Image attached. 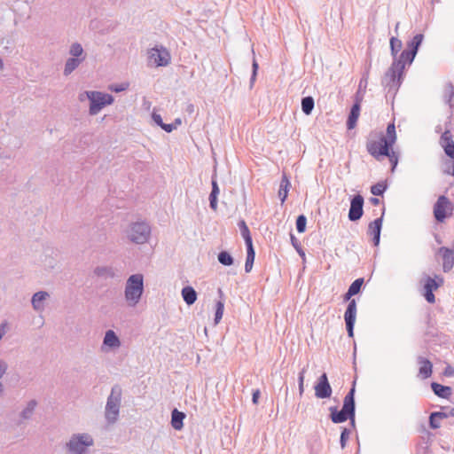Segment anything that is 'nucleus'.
Wrapping results in <instances>:
<instances>
[{"instance_id": "obj_2", "label": "nucleus", "mask_w": 454, "mask_h": 454, "mask_svg": "<svg viewBox=\"0 0 454 454\" xmlns=\"http://www.w3.org/2000/svg\"><path fill=\"white\" fill-rule=\"evenodd\" d=\"M355 383L349 389L343 400V405L340 411L336 406L329 408L330 419L335 424H340L350 420L351 426L355 427L356 403H355Z\"/></svg>"}, {"instance_id": "obj_14", "label": "nucleus", "mask_w": 454, "mask_h": 454, "mask_svg": "<svg viewBox=\"0 0 454 454\" xmlns=\"http://www.w3.org/2000/svg\"><path fill=\"white\" fill-rule=\"evenodd\" d=\"M416 55L411 52L409 50H403L395 59H393L392 66L399 69V73H403L406 66H410Z\"/></svg>"}, {"instance_id": "obj_43", "label": "nucleus", "mask_w": 454, "mask_h": 454, "mask_svg": "<svg viewBox=\"0 0 454 454\" xmlns=\"http://www.w3.org/2000/svg\"><path fill=\"white\" fill-rule=\"evenodd\" d=\"M95 275L98 277H106V276H112V270L109 267L106 266H98L94 270Z\"/></svg>"}, {"instance_id": "obj_17", "label": "nucleus", "mask_w": 454, "mask_h": 454, "mask_svg": "<svg viewBox=\"0 0 454 454\" xmlns=\"http://www.w3.org/2000/svg\"><path fill=\"white\" fill-rule=\"evenodd\" d=\"M37 401L35 399H32L27 403V405L19 414V420L17 421V425L20 426L25 421L29 420L32 419L34 412L35 411V408L37 407Z\"/></svg>"}, {"instance_id": "obj_59", "label": "nucleus", "mask_w": 454, "mask_h": 454, "mask_svg": "<svg viewBox=\"0 0 454 454\" xmlns=\"http://www.w3.org/2000/svg\"><path fill=\"white\" fill-rule=\"evenodd\" d=\"M295 250L297 251V253L299 254V255L302 258V259H305V253L301 247V246H300V248H295Z\"/></svg>"}, {"instance_id": "obj_33", "label": "nucleus", "mask_w": 454, "mask_h": 454, "mask_svg": "<svg viewBox=\"0 0 454 454\" xmlns=\"http://www.w3.org/2000/svg\"><path fill=\"white\" fill-rule=\"evenodd\" d=\"M69 54L73 58L82 59V61L86 58V54L84 53L83 48H82V44L79 43H74L71 44V46L69 48Z\"/></svg>"}, {"instance_id": "obj_62", "label": "nucleus", "mask_w": 454, "mask_h": 454, "mask_svg": "<svg viewBox=\"0 0 454 454\" xmlns=\"http://www.w3.org/2000/svg\"><path fill=\"white\" fill-rule=\"evenodd\" d=\"M210 207L215 211L217 209V200L209 201Z\"/></svg>"}, {"instance_id": "obj_54", "label": "nucleus", "mask_w": 454, "mask_h": 454, "mask_svg": "<svg viewBox=\"0 0 454 454\" xmlns=\"http://www.w3.org/2000/svg\"><path fill=\"white\" fill-rule=\"evenodd\" d=\"M219 192L220 191H219V187H218L217 182L215 179H212V190H211L210 194H216V195H218Z\"/></svg>"}, {"instance_id": "obj_45", "label": "nucleus", "mask_w": 454, "mask_h": 454, "mask_svg": "<svg viewBox=\"0 0 454 454\" xmlns=\"http://www.w3.org/2000/svg\"><path fill=\"white\" fill-rule=\"evenodd\" d=\"M306 372V368H302L301 371L299 372L298 376V387H299V394L300 395H302L304 392V374Z\"/></svg>"}, {"instance_id": "obj_46", "label": "nucleus", "mask_w": 454, "mask_h": 454, "mask_svg": "<svg viewBox=\"0 0 454 454\" xmlns=\"http://www.w3.org/2000/svg\"><path fill=\"white\" fill-rule=\"evenodd\" d=\"M453 141L452 136L450 134V131L449 129H446L440 137V145L443 148V145L449 143H451Z\"/></svg>"}, {"instance_id": "obj_30", "label": "nucleus", "mask_w": 454, "mask_h": 454, "mask_svg": "<svg viewBox=\"0 0 454 454\" xmlns=\"http://www.w3.org/2000/svg\"><path fill=\"white\" fill-rule=\"evenodd\" d=\"M82 62V59L76 58H69L67 59L65 67H64V74L66 76L69 75L73 71H74L79 65Z\"/></svg>"}, {"instance_id": "obj_56", "label": "nucleus", "mask_w": 454, "mask_h": 454, "mask_svg": "<svg viewBox=\"0 0 454 454\" xmlns=\"http://www.w3.org/2000/svg\"><path fill=\"white\" fill-rule=\"evenodd\" d=\"M259 397H260V390L256 389L253 392V395H252V402L254 404L258 403Z\"/></svg>"}, {"instance_id": "obj_44", "label": "nucleus", "mask_w": 454, "mask_h": 454, "mask_svg": "<svg viewBox=\"0 0 454 454\" xmlns=\"http://www.w3.org/2000/svg\"><path fill=\"white\" fill-rule=\"evenodd\" d=\"M349 434H350V430L347 427H343L341 430V433H340V443L341 449H344L346 447Z\"/></svg>"}, {"instance_id": "obj_55", "label": "nucleus", "mask_w": 454, "mask_h": 454, "mask_svg": "<svg viewBox=\"0 0 454 454\" xmlns=\"http://www.w3.org/2000/svg\"><path fill=\"white\" fill-rule=\"evenodd\" d=\"M160 128L168 133H170L175 129V126H173L172 123H169V124L163 123Z\"/></svg>"}, {"instance_id": "obj_11", "label": "nucleus", "mask_w": 454, "mask_h": 454, "mask_svg": "<svg viewBox=\"0 0 454 454\" xmlns=\"http://www.w3.org/2000/svg\"><path fill=\"white\" fill-rule=\"evenodd\" d=\"M148 58L156 67H166L170 62V54L162 46L152 48L148 52Z\"/></svg>"}, {"instance_id": "obj_51", "label": "nucleus", "mask_w": 454, "mask_h": 454, "mask_svg": "<svg viewBox=\"0 0 454 454\" xmlns=\"http://www.w3.org/2000/svg\"><path fill=\"white\" fill-rule=\"evenodd\" d=\"M433 413V417H436L437 419H447L448 417H450V411L449 412H444V411H434L432 412Z\"/></svg>"}, {"instance_id": "obj_18", "label": "nucleus", "mask_w": 454, "mask_h": 454, "mask_svg": "<svg viewBox=\"0 0 454 454\" xmlns=\"http://www.w3.org/2000/svg\"><path fill=\"white\" fill-rule=\"evenodd\" d=\"M417 363L419 365V377L423 380L431 377L433 372V364L431 361L424 356H419L417 357Z\"/></svg>"}, {"instance_id": "obj_63", "label": "nucleus", "mask_w": 454, "mask_h": 454, "mask_svg": "<svg viewBox=\"0 0 454 454\" xmlns=\"http://www.w3.org/2000/svg\"><path fill=\"white\" fill-rule=\"evenodd\" d=\"M217 197L218 195L216 194H209V201L217 200Z\"/></svg>"}, {"instance_id": "obj_47", "label": "nucleus", "mask_w": 454, "mask_h": 454, "mask_svg": "<svg viewBox=\"0 0 454 454\" xmlns=\"http://www.w3.org/2000/svg\"><path fill=\"white\" fill-rule=\"evenodd\" d=\"M443 150L448 157L454 160V141H451V143L448 142V144L444 145Z\"/></svg>"}, {"instance_id": "obj_60", "label": "nucleus", "mask_w": 454, "mask_h": 454, "mask_svg": "<svg viewBox=\"0 0 454 454\" xmlns=\"http://www.w3.org/2000/svg\"><path fill=\"white\" fill-rule=\"evenodd\" d=\"M370 202H371L372 205L377 206V205H379V204H380V200H379L378 198L372 197V198L370 199Z\"/></svg>"}, {"instance_id": "obj_12", "label": "nucleus", "mask_w": 454, "mask_h": 454, "mask_svg": "<svg viewBox=\"0 0 454 454\" xmlns=\"http://www.w3.org/2000/svg\"><path fill=\"white\" fill-rule=\"evenodd\" d=\"M364 202V197L361 194H356L351 198L348 215L351 222H356L363 216Z\"/></svg>"}, {"instance_id": "obj_28", "label": "nucleus", "mask_w": 454, "mask_h": 454, "mask_svg": "<svg viewBox=\"0 0 454 454\" xmlns=\"http://www.w3.org/2000/svg\"><path fill=\"white\" fill-rule=\"evenodd\" d=\"M239 229L240 231V234L242 238L244 239L246 247L253 246V239L251 237L250 231L244 220H240L238 223Z\"/></svg>"}, {"instance_id": "obj_21", "label": "nucleus", "mask_w": 454, "mask_h": 454, "mask_svg": "<svg viewBox=\"0 0 454 454\" xmlns=\"http://www.w3.org/2000/svg\"><path fill=\"white\" fill-rule=\"evenodd\" d=\"M431 388L434 394L440 398L448 399L452 394V389L450 387L443 386L437 382H432Z\"/></svg>"}, {"instance_id": "obj_7", "label": "nucleus", "mask_w": 454, "mask_h": 454, "mask_svg": "<svg viewBox=\"0 0 454 454\" xmlns=\"http://www.w3.org/2000/svg\"><path fill=\"white\" fill-rule=\"evenodd\" d=\"M94 445L93 437L87 433L74 434L66 443V450L69 454H87L88 448Z\"/></svg>"}, {"instance_id": "obj_5", "label": "nucleus", "mask_w": 454, "mask_h": 454, "mask_svg": "<svg viewBox=\"0 0 454 454\" xmlns=\"http://www.w3.org/2000/svg\"><path fill=\"white\" fill-rule=\"evenodd\" d=\"M127 239L134 244H145L151 235V226L144 221L131 223L125 231Z\"/></svg>"}, {"instance_id": "obj_3", "label": "nucleus", "mask_w": 454, "mask_h": 454, "mask_svg": "<svg viewBox=\"0 0 454 454\" xmlns=\"http://www.w3.org/2000/svg\"><path fill=\"white\" fill-rule=\"evenodd\" d=\"M144 293V277L142 274H133L129 277L124 290L128 305L135 307L140 301Z\"/></svg>"}, {"instance_id": "obj_19", "label": "nucleus", "mask_w": 454, "mask_h": 454, "mask_svg": "<svg viewBox=\"0 0 454 454\" xmlns=\"http://www.w3.org/2000/svg\"><path fill=\"white\" fill-rule=\"evenodd\" d=\"M439 254H441L442 256L443 271H450L454 266V251L451 248L442 247L439 248Z\"/></svg>"}, {"instance_id": "obj_41", "label": "nucleus", "mask_w": 454, "mask_h": 454, "mask_svg": "<svg viewBox=\"0 0 454 454\" xmlns=\"http://www.w3.org/2000/svg\"><path fill=\"white\" fill-rule=\"evenodd\" d=\"M363 284H364L363 278H356L349 286V287H348L349 292L353 293L354 295L357 294L358 293H360Z\"/></svg>"}, {"instance_id": "obj_36", "label": "nucleus", "mask_w": 454, "mask_h": 454, "mask_svg": "<svg viewBox=\"0 0 454 454\" xmlns=\"http://www.w3.org/2000/svg\"><path fill=\"white\" fill-rule=\"evenodd\" d=\"M403 46L402 41L397 37L392 36L390 38V51L393 59L398 56V52L401 51Z\"/></svg>"}, {"instance_id": "obj_24", "label": "nucleus", "mask_w": 454, "mask_h": 454, "mask_svg": "<svg viewBox=\"0 0 454 454\" xmlns=\"http://www.w3.org/2000/svg\"><path fill=\"white\" fill-rule=\"evenodd\" d=\"M186 415L175 408L171 412V426L176 430H181L184 427V419Z\"/></svg>"}, {"instance_id": "obj_40", "label": "nucleus", "mask_w": 454, "mask_h": 454, "mask_svg": "<svg viewBox=\"0 0 454 454\" xmlns=\"http://www.w3.org/2000/svg\"><path fill=\"white\" fill-rule=\"evenodd\" d=\"M252 54H253V63H252V74H251V77H250V87L252 88L254 82H255V79H256V75H257V72H258V68H259V65L255 59V57H254V49H252Z\"/></svg>"}, {"instance_id": "obj_16", "label": "nucleus", "mask_w": 454, "mask_h": 454, "mask_svg": "<svg viewBox=\"0 0 454 454\" xmlns=\"http://www.w3.org/2000/svg\"><path fill=\"white\" fill-rule=\"evenodd\" d=\"M360 110H361V97H357V100H355L349 114L348 116L347 120V128L348 129H353L357 122V120L360 115Z\"/></svg>"}, {"instance_id": "obj_6", "label": "nucleus", "mask_w": 454, "mask_h": 454, "mask_svg": "<svg viewBox=\"0 0 454 454\" xmlns=\"http://www.w3.org/2000/svg\"><path fill=\"white\" fill-rule=\"evenodd\" d=\"M84 95L90 100L89 113L90 115L98 114L106 106L112 105L114 101L111 94L104 93L101 91H85ZM80 100H83V94L79 96Z\"/></svg>"}, {"instance_id": "obj_64", "label": "nucleus", "mask_w": 454, "mask_h": 454, "mask_svg": "<svg viewBox=\"0 0 454 454\" xmlns=\"http://www.w3.org/2000/svg\"><path fill=\"white\" fill-rule=\"evenodd\" d=\"M450 415L451 417H454V408H451V409L450 410Z\"/></svg>"}, {"instance_id": "obj_1", "label": "nucleus", "mask_w": 454, "mask_h": 454, "mask_svg": "<svg viewBox=\"0 0 454 454\" xmlns=\"http://www.w3.org/2000/svg\"><path fill=\"white\" fill-rule=\"evenodd\" d=\"M396 141L395 126L391 122L387 127L386 135H381L379 141L368 140L366 143L367 152L376 160H380L384 154L388 153Z\"/></svg>"}, {"instance_id": "obj_39", "label": "nucleus", "mask_w": 454, "mask_h": 454, "mask_svg": "<svg viewBox=\"0 0 454 454\" xmlns=\"http://www.w3.org/2000/svg\"><path fill=\"white\" fill-rule=\"evenodd\" d=\"M296 230L299 233H303L306 231L307 217L304 215H300L296 218Z\"/></svg>"}, {"instance_id": "obj_32", "label": "nucleus", "mask_w": 454, "mask_h": 454, "mask_svg": "<svg viewBox=\"0 0 454 454\" xmlns=\"http://www.w3.org/2000/svg\"><path fill=\"white\" fill-rule=\"evenodd\" d=\"M254 258H255V251H254V246L247 247V258H246V263H245V271L247 273L251 271L253 265H254Z\"/></svg>"}, {"instance_id": "obj_15", "label": "nucleus", "mask_w": 454, "mask_h": 454, "mask_svg": "<svg viewBox=\"0 0 454 454\" xmlns=\"http://www.w3.org/2000/svg\"><path fill=\"white\" fill-rule=\"evenodd\" d=\"M384 215V212L382 213ZM383 215L371 222L368 226V233L372 236L374 246H378L380 240V232L382 228Z\"/></svg>"}, {"instance_id": "obj_58", "label": "nucleus", "mask_w": 454, "mask_h": 454, "mask_svg": "<svg viewBox=\"0 0 454 454\" xmlns=\"http://www.w3.org/2000/svg\"><path fill=\"white\" fill-rule=\"evenodd\" d=\"M4 333H5V324H1L0 325V340H2Z\"/></svg>"}, {"instance_id": "obj_48", "label": "nucleus", "mask_w": 454, "mask_h": 454, "mask_svg": "<svg viewBox=\"0 0 454 454\" xmlns=\"http://www.w3.org/2000/svg\"><path fill=\"white\" fill-rule=\"evenodd\" d=\"M429 427L432 429H438L441 427L440 422H439V419H437L436 417H433V413L432 412L429 415Z\"/></svg>"}, {"instance_id": "obj_50", "label": "nucleus", "mask_w": 454, "mask_h": 454, "mask_svg": "<svg viewBox=\"0 0 454 454\" xmlns=\"http://www.w3.org/2000/svg\"><path fill=\"white\" fill-rule=\"evenodd\" d=\"M442 374L445 377H453L454 376V368L451 365L448 364L444 368Z\"/></svg>"}, {"instance_id": "obj_61", "label": "nucleus", "mask_w": 454, "mask_h": 454, "mask_svg": "<svg viewBox=\"0 0 454 454\" xmlns=\"http://www.w3.org/2000/svg\"><path fill=\"white\" fill-rule=\"evenodd\" d=\"M182 123V121L180 118H176L174 122H172L173 126H175V129H177L178 126H180Z\"/></svg>"}, {"instance_id": "obj_34", "label": "nucleus", "mask_w": 454, "mask_h": 454, "mask_svg": "<svg viewBox=\"0 0 454 454\" xmlns=\"http://www.w3.org/2000/svg\"><path fill=\"white\" fill-rule=\"evenodd\" d=\"M315 106L314 98L311 96H307L301 98V110L306 115H309Z\"/></svg>"}, {"instance_id": "obj_25", "label": "nucleus", "mask_w": 454, "mask_h": 454, "mask_svg": "<svg viewBox=\"0 0 454 454\" xmlns=\"http://www.w3.org/2000/svg\"><path fill=\"white\" fill-rule=\"evenodd\" d=\"M218 294L220 297V301H216L215 303V325H217L223 315V309H224V294L221 288H218Z\"/></svg>"}, {"instance_id": "obj_10", "label": "nucleus", "mask_w": 454, "mask_h": 454, "mask_svg": "<svg viewBox=\"0 0 454 454\" xmlns=\"http://www.w3.org/2000/svg\"><path fill=\"white\" fill-rule=\"evenodd\" d=\"M453 206L450 200L444 195L438 197L434 205V216L438 223H442L452 214Z\"/></svg>"}, {"instance_id": "obj_22", "label": "nucleus", "mask_w": 454, "mask_h": 454, "mask_svg": "<svg viewBox=\"0 0 454 454\" xmlns=\"http://www.w3.org/2000/svg\"><path fill=\"white\" fill-rule=\"evenodd\" d=\"M49 297V294L45 291H39L34 294L32 296L31 303L33 309L36 311H41L43 309V301Z\"/></svg>"}, {"instance_id": "obj_4", "label": "nucleus", "mask_w": 454, "mask_h": 454, "mask_svg": "<svg viewBox=\"0 0 454 454\" xmlns=\"http://www.w3.org/2000/svg\"><path fill=\"white\" fill-rule=\"evenodd\" d=\"M121 400V387L119 385H114L109 396L107 397L105 417L108 424H114L117 421Z\"/></svg>"}, {"instance_id": "obj_57", "label": "nucleus", "mask_w": 454, "mask_h": 454, "mask_svg": "<svg viewBox=\"0 0 454 454\" xmlns=\"http://www.w3.org/2000/svg\"><path fill=\"white\" fill-rule=\"evenodd\" d=\"M434 279H436V284L438 285L439 284V287L442 286L443 285V278L441 277V276H435Z\"/></svg>"}, {"instance_id": "obj_26", "label": "nucleus", "mask_w": 454, "mask_h": 454, "mask_svg": "<svg viewBox=\"0 0 454 454\" xmlns=\"http://www.w3.org/2000/svg\"><path fill=\"white\" fill-rule=\"evenodd\" d=\"M291 186L290 181L287 176L284 173L281 178L279 190H278V198L281 200V203H284L287 198L289 188Z\"/></svg>"}, {"instance_id": "obj_37", "label": "nucleus", "mask_w": 454, "mask_h": 454, "mask_svg": "<svg viewBox=\"0 0 454 454\" xmlns=\"http://www.w3.org/2000/svg\"><path fill=\"white\" fill-rule=\"evenodd\" d=\"M454 97V86L452 83L449 82L446 84L444 92H443V99L446 104L450 105L452 98Z\"/></svg>"}, {"instance_id": "obj_52", "label": "nucleus", "mask_w": 454, "mask_h": 454, "mask_svg": "<svg viewBox=\"0 0 454 454\" xmlns=\"http://www.w3.org/2000/svg\"><path fill=\"white\" fill-rule=\"evenodd\" d=\"M128 88V84H121V85H115L111 87V90L114 92H121L125 90Z\"/></svg>"}, {"instance_id": "obj_49", "label": "nucleus", "mask_w": 454, "mask_h": 454, "mask_svg": "<svg viewBox=\"0 0 454 454\" xmlns=\"http://www.w3.org/2000/svg\"><path fill=\"white\" fill-rule=\"evenodd\" d=\"M152 119L160 127H161V125L164 123L160 114H159L155 113V112H153Z\"/></svg>"}, {"instance_id": "obj_27", "label": "nucleus", "mask_w": 454, "mask_h": 454, "mask_svg": "<svg viewBox=\"0 0 454 454\" xmlns=\"http://www.w3.org/2000/svg\"><path fill=\"white\" fill-rule=\"evenodd\" d=\"M182 297L187 305H192L197 300V293L192 286H187L182 289Z\"/></svg>"}, {"instance_id": "obj_29", "label": "nucleus", "mask_w": 454, "mask_h": 454, "mask_svg": "<svg viewBox=\"0 0 454 454\" xmlns=\"http://www.w3.org/2000/svg\"><path fill=\"white\" fill-rule=\"evenodd\" d=\"M424 39L422 34H417L413 38L407 43V50L417 55L419 46L421 45Z\"/></svg>"}, {"instance_id": "obj_8", "label": "nucleus", "mask_w": 454, "mask_h": 454, "mask_svg": "<svg viewBox=\"0 0 454 454\" xmlns=\"http://www.w3.org/2000/svg\"><path fill=\"white\" fill-rule=\"evenodd\" d=\"M354 294L348 289L347 293L343 295L344 301H348V307L344 313V320L348 337L354 336V325L356 318V302L355 299H351Z\"/></svg>"}, {"instance_id": "obj_31", "label": "nucleus", "mask_w": 454, "mask_h": 454, "mask_svg": "<svg viewBox=\"0 0 454 454\" xmlns=\"http://www.w3.org/2000/svg\"><path fill=\"white\" fill-rule=\"evenodd\" d=\"M368 79H369V71L367 70L363 74V76L360 79L358 90L355 96V100H357V97L359 95V97H361V102L363 101L364 94L365 93L366 87L368 84Z\"/></svg>"}, {"instance_id": "obj_38", "label": "nucleus", "mask_w": 454, "mask_h": 454, "mask_svg": "<svg viewBox=\"0 0 454 454\" xmlns=\"http://www.w3.org/2000/svg\"><path fill=\"white\" fill-rule=\"evenodd\" d=\"M387 190V184L384 183H377L371 187V192L374 196H382Z\"/></svg>"}, {"instance_id": "obj_9", "label": "nucleus", "mask_w": 454, "mask_h": 454, "mask_svg": "<svg viewBox=\"0 0 454 454\" xmlns=\"http://www.w3.org/2000/svg\"><path fill=\"white\" fill-rule=\"evenodd\" d=\"M403 74L399 73V69L392 65L389 67L381 81L382 85L387 90V94L393 93L395 95L396 93L402 84Z\"/></svg>"}, {"instance_id": "obj_42", "label": "nucleus", "mask_w": 454, "mask_h": 454, "mask_svg": "<svg viewBox=\"0 0 454 454\" xmlns=\"http://www.w3.org/2000/svg\"><path fill=\"white\" fill-rule=\"evenodd\" d=\"M383 156H387L389 159L391 163V171L393 172L398 164V154L391 148L388 149V153L384 154Z\"/></svg>"}, {"instance_id": "obj_20", "label": "nucleus", "mask_w": 454, "mask_h": 454, "mask_svg": "<svg viewBox=\"0 0 454 454\" xmlns=\"http://www.w3.org/2000/svg\"><path fill=\"white\" fill-rule=\"evenodd\" d=\"M439 288V284H436V279L427 277L424 284V297L428 303L435 301L434 291Z\"/></svg>"}, {"instance_id": "obj_53", "label": "nucleus", "mask_w": 454, "mask_h": 454, "mask_svg": "<svg viewBox=\"0 0 454 454\" xmlns=\"http://www.w3.org/2000/svg\"><path fill=\"white\" fill-rule=\"evenodd\" d=\"M290 239L293 247L294 248H300L301 242L296 239V237L293 233H290Z\"/></svg>"}, {"instance_id": "obj_23", "label": "nucleus", "mask_w": 454, "mask_h": 454, "mask_svg": "<svg viewBox=\"0 0 454 454\" xmlns=\"http://www.w3.org/2000/svg\"><path fill=\"white\" fill-rule=\"evenodd\" d=\"M103 345L111 348H116L121 346V340L117 334L113 330H107L105 333Z\"/></svg>"}, {"instance_id": "obj_35", "label": "nucleus", "mask_w": 454, "mask_h": 454, "mask_svg": "<svg viewBox=\"0 0 454 454\" xmlns=\"http://www.w3.org/2000/svg\"><path fill=\"white\" fill-rule=\"evenodd\" d=\"M218 262L223 266H231L234 263L232 255L228 251H221L217 254Z\"/></svg>"}, {"instance_id": "obj_13", "label": "nucleus", "mask_w": 454, "mask_h": 454, "mask_svg": "<svg viewBox=\"0 0 454 454\" xmlns=\"http://www.w3.org/2000/svg\"><path fill=\"white\" fill-rule=\"evenodd\" d=\"M315 395L319 399L330 398L333 393L332 387L329 383L327 374L324 372L318 378L315 387Z\"/></svg>"}]
</instances>
